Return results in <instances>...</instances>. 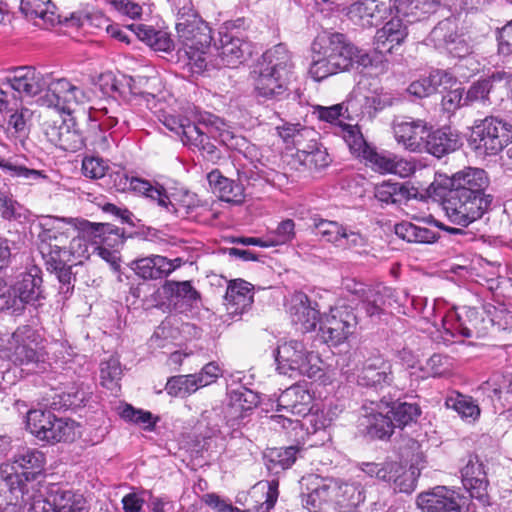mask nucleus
I'll return each instance as SVG.
<instances>
[{"label": "nucleus", "mask_w": 512, "mask_h": 512, "mask_svg": "<svg viewBox=\"0 0 512 512\" xmlns=\"http://www.w3.org/2000/svg\"><path fill=\"white\" fill-rule=\"evenodd\" d=\"M40 252L42 257H47L55 263L60 251L65 248L70 238L76 234L98 236L108 246L123 244V231L109 223H92L83 218L44 216L39 222Z\"/></svg>", "instance_id": "f257e3e1"}, {"label": "nucleus", "mask_w": 512, "mask_h": 512, "mask_svg": "<svg viewBox=\"0 0 512 512\" xmlns=\"http://www.w3.org/2000/svg\"><path fill=\"white\" fill-rule=\"evenodd\" d=\"M294 68L292 53L286 45L281 43L265 51L251 72L257 97L283 99L288 94Z\"/></svg>", "instance_id": "f03ea898"}, {"label": "nucleus", "mask_w": 512, "mask_h": 512, "mask_svg": "<svg viewBox=\"0 0 512 512\" xmlns=\"http://www.w3.org/2000/svg\"><path fill=\"white\" fill-rule=\"evenodd\" d=\"M45 464V455L32 448H23L14 456L11 463H5L0 466V476L6 482L11 493H19L16 500L19 505L27 506L32 499L38 496L36 490L31 486L42 484L35 482L36 477L43 472Z\"/></svg>", "instance_id": "7ed1b4c3"}, {"label": "nucleus", "mask_w": 512, "mask_h": 512, "mask_svg": "<svg viewBox=\"0 0 512 512\" xmlns=\"http://www.w3.org/2000/svg\"><path fill=\"white\" fill-rule=\"evenodd\" d=\"M176 31L181 43L178 59L193 74L208 68V50L212 41L211 29L201 18L192 22H177Z\"/></svg>", "instance_id": "20e7f679"}, {"label": "nucleus", "mask_w": 512, "mask_h": 512, "mask_svg": "<svg viewBox=\"0 0 512 512\" xmlns=\"http://www.w3.org/2000/svg\"><path fill=\"white\" fill-rule=\"evenodd\" d=\"M32 490L38 496L27 505L32 512H89L90 507L85 497L57 483L35 484Z\"/></svg>", "instance_id": "39448f33"}, {"label": "nucleus", "mask_w": 512, "mask_h": 512, "mask_svg": "<svg viewBox=\"0 0 512 512\" xmlns=\"http://www.w3.org/2000/svg\"><path fill=\"white\" fill-rule=\"evenodd\" d=\"M279 373L292 376L293 373L316 377L321 372V359L317 353L308 350L303 341L288 340L280 343L276 350Z\"/></svg>", "instance_id": "423d86ee"}, {"label": "nucleus", "mask_w": 512, "mask_h": 512, "mask_svg": "<svg viewBox=\"0 0 512 512\" xmlns=\"http://www.w3.org/2000/svg\"><path fill=\"white\" fill-rule=\"evenodd\" d=\"M491 202V196H473L464 190L449 187L443 196L442 205L451 222L468 226L484 215Z\"/></svg>", "instance_id": "0eeeda50"}, {"label": "nucleus", "mask_w": 512, "mask_h": 512, "mask_svg": "<svg viewBox=\"0 0 512 512\" xmlns=\"http://www.w3.org/2000/svg\"><path fill=\"white\" fill-rule=\"evenodd\" d=\"M27 430L39 441L54 444L61 441H73L75 422L57 418L51 411L31 409L26 415Z\"/></svg>", "instance_id": "6e6552de"}, {"label": "nucleus", "mask_w": 512, "mask_h": 512, "mask_svg": "<svg viewBox=\"0 0 512 512\" xmlns=\"http://www.w3.org/2000/svg\"><path fill=\"white\" fill-rule=\"evenodd\" d=\"M313 397L309 390L302 385H292L284 390L277 400V411L281 414L272 415L271 422L283 429L296 430L301 427L299 419H291L286 414L296 417H306L312 409Z\"/></svg>", "instance_id": "1a4fd4ad"}, {"label": "nucleus", "mask_w": 512, "mask_h": 512, "mask_svg": "<svg viewBox=\"0 0 512 512\" xmlns=\"http://www.w3.org/2000/svg\"><path fill=\"white\" fill-rule=\"evenodd\" d=\"M2 352L3 357L14 366L37 364L43 359L41 337L32 327L20 326L13 332Z\"/></svg>", "instance_id": "9d476101"}, {"label": "nucleus", "mask_w": 512, "mask_h": 512, "mask_svg": "<svg viewBox=\"0 0 512 512\" xmlns=\"http://www.w3.org/2000/svg\"><path fill=\"white\" fill-rule=\"evenodd\" d=\"M41 270L33 266L19 273L9 287L10 307L15 314L23 312L26 305L36 306L45 298Z\"/></svg>", "instance_id": "9b49d317"}, {"label": "nucleus", "mask_w": 512, "mask_h": 512, "mask_svg": "<svg viewBox=\"0 0 512 512\" xmlns=\"http://www.w3.org/2000/svg\"><path fill=\"white\" fill-rule=\"evenodd\" d=\"M357 325L358 319L354 309L350 305L339 303L321 319V337L326 343L338 345L354 334Z\"/></svg>", "instance_id": "f8f14e48"}, {"label": "nucleus", "mask_w": 512, "mask_h": 512, "mask_svg": "<svg viewBox=\"0 0 512 512\" xmlns=\"http://www.w3.org/2000/svg\"><path fill=\"white\" fill-rule=\"evenodd\" d=\"M476 149H483L488 155H496L512 142L511 125L495 117L475 121L472 130Z\"/></svg>", "instance_id": "ddd939ff"}, {"label": "nucleus", "mask_w": 512, "mask_h": 512, "mask_svg": "<svg viewBox=\"0 0 512 512\" xmlns=\"http://www.w3.org/2000/svg\"><path fill=\"white\" fill-rule=\"evenodd\" d=\"M416 504L425 512H470V500L446 486H436L417 496Z\"/></svg>", "instance_id": "4468645a"}, {"label": "nucleus", "mask_w": 512, "mask_h": 512, "mask_svg": "<svg viewBox=\"0 0 512 512\" xmlns=\"http://www.w3.org/2000/svg\"><path fill=\"white\" fill-rule=\"evenodd\" d=\"M312 51H320L330 57L338 72L346 71L354 65L357 47L341 33H323L312 43Z\"/></svg>", "instance_id": "2eb2a0df"}, {"label": "nucleus", "mask_w": 512, "mask_h": 512, "mask_svg": "<svg viewBox=\"0 0 512 512\" xmlns=\"http://www.w3.org/2000/svg\"><path fill=\"white\" fill-rule=\"evenodd\" d=\"M54 80L50 74H43L32 66H19L11 70L3 79V84L20 95L35 97L42 92L50 93Z\"/></svg>", "instance_id": "dca6fc26"}, {"label": "nucleus", "mask_w": 512, "mask_h": 512, "mask_svg": "<svg viewBox=\"0 0 512 512\" xmlns=\"http://www.w3.org/2000/svg\"><path fill=\"white\" fill-rule=\"evenodd\" d=\"M216 57L208 60V67L213 68H236L242 64L246 55L251 54L250 44L227 28L219 31V40L216 45Z\"/></svg>", "instance_id": "f3484780"}, {"label": "nucleus", "mask_w": 512, "mask_h": 512, "mask_svg": "<svg viewBox=\"0 0 512 512\" xmlns=\"http://www.w3.org/2000/svg\"><path fill=\"white\" fill-rule=\"evenodd\" d=\"M50 93L38 99L40 105L49 108L53 107L68 113H70L72 105L84 104L90 99V95L86 90L73 85L65 78L54 80L50 86Z\"/></svg>", "instance_id": "a211bd4d"}, {"label": "nucleus", "mask_w": 512, "mask_h": 512, "mask_svg": "<svg viewBox=\"0 0 512 512\" xmlns=\"http://www.w3.org/2000/svg\"><path fill=\"white\" fill-rule=\"evenodd\" d=\"M490 322L491 320H486L483 313L476 308L463 306L448 316L445 325L450 323V327L446 330L452 336L457 333L466 338H480L487 334Z\"/></svg>", "instance_id": "6ab92c4d"}, {"label": "nucleus", "mask_w": 512, "mask_h": 512, "mask_svg": "<svg viewBox=\"0 0 512 512\" xmlns=\"http://www.w3.org/2000/svg\"><path fill=\"white\" fill-rule=\"evenodd\" d=\"M392 129L395 140L410 152H422L428 136V125L422 119L398 117L393 120Z\"/></svg>", "instance_id": "aec40b11"}, {"label": "nucleus", "mask_w": 512, "mask_h": 512, "mask_svg": "<svg viewBox=\"0 0 512 512\" xmlns=\"http://www.w3.org/2000/svg\"><path fill=\"white\" fill-rule=\"evenodd\" d=\"M389 408V402L382 398L379 401H370V405H363V414L360 425L364 426L368 435L373 438L384 439L392 435L394 424L391 416L386 410Z\"/></svg>", "instance_id": "412c9836"}, {"label": "nucleus", "mask_w": 512, "mask_h": 512, "mask_svg": "<svg viewBox=\"0 0 512 512\" xmlns=\"http://www.w3.org/2000/svg\"><path fill=\"white\" fill-rule=\"evenodd\" d=\"M43 131L51 144L64 151L77 152L85 146L84 137L74 123L46 121Z\"/></svg>", "instance_id": "4be33fe9"}, {"label": "nucleus", "mask_w": 512, "mask_h": 512, "mask_svg": "<svg viewBox=\"0 0 512 512\" xmlns=\"http://www.w3.org/2000/svg\"><path fill=\"white\" fill-rule=\"evenodd\" d=\"M391 0H358L348 9L349 19L364 28L379 25L391 12Z\"/></svg>", "instance_id": "5701e85b"}, {"label": "nucleus", "mask_w": 512, "mask_h": 512, "mask_svg": "<svg viewBox=\"0 0 512 512\" xmlns=\"http://www.w3.org/2000/svg\"><path fill=\"white\" fill-rule=\"evenodd\" d=\"M337 489L336 478H327L303 495L302 504L310 512H341Z\"/></svg>", "instance_id": "b1692460"}, {"label": "nucleus", "mask_w": 512, "mask_h": 512, "mask_svg": "<svg viewBox=\"0 0 512 512\" xmlns=\"http://www.w3.org/2000/svg\"><path fill=\"white\" fill-rule=\"evenodd\" d=\"M253 289V285L243 279L229 281L224 304L231 319L237 320L251 309L254 302Z\"/></svg>", "instance_id": "393cba45"}, {"label": "nucleus", "mask_w": 512, "mask_h": 512, "mask_svg": "<svg viewBox=\"0 0 512 512\" xmlns=\"http://www.w3.org/2000/svg\"><path fill=\"white\" fill-rule=\"evenodd\" d=\"M361 386L382 390L393 382L392 366L380 357L366 361L357 376Z\"/></svg>", "instance_id": "a878e982"}, {"label": "nucleus", "mask_w": 512, "mask_h": 512, "mask_svg": "<svg viewBox=\"0 0 512 512\" xmlns=\"http://www.w3.org/2000/svg\"><path fill=\"white\" fill-rule=\"evenodd\" d=\"M99 243L105 244L101 237L76 233L70 238L65 248L60 251L59 256L54 257V264L63 263L64 261H69L75 265L82 264L83 261L89 259L91 255V245ZM106 245L108 244L106 243Z\"/></svg>", "instance_id": "bb28decb"}, {"label": "nucleus", "mask_w": 512, "mask_h": 512, "mask_svg": "<svg viewBox=\"0 0 512 512\" xmlns=\"http://www.w3.org/2000/svg\"><path fill=\"white\" fill-rule=\"evenodd\" d=\"M461 479L470 497L482 500L487 491L488 480L483 464L477 456L469 455L466 464L461 468Z\"/></svg>", "instance_id": "cd10ccee"}, {"label": "nucleus", "mask_w": 512, "mask_h": 512, "mask_svg": "<svg viewBox=\"0 0 512 512\" xmlns=\"http://www.w3.org/2000/svg\"><path fill=\"white\" fill-rule=\"evenodd\" d=\"M360 302L369 317H379L385 308L392 307L393 303L399 306L403 304L399 302V293L385 286L368 288Z\"/></svg>", "instance_id": "c85d7f7f"}, {"label": "nucleus", "mask_w": 512, "mask_h": 512, "mask_svg": "<svg viewBox=\"0 0 512 512\" xmlns=\"http://www.w3.org/2000/svg\"><path fill=\"white\" fill-rule=\"evenodd\" d=\"M20 10L27 18L35 20L37 26L48 28L61 22L51 0H21Z\"/></svg>", "instance_id": "c756f323"}, {"label": "nucleus", "mask_w": 512, "mask_h": 512, "mask_svg": "<svg viewBox=\"0 0 512 512\" xmlns=\"http://www.w3.org/2000/svg\"><path fill=\"white\" fill-rule=\"evenodd\" d=\"M489 185L486 172L479 168H466L455 173L449 180V187L457 190H464L473 196H489L485 189Z\"/></svg>", "instance_id": "7c9ffc66"}, {"label": "nucleus", "mask_w": 512, "mask_h": 512, "mask_svg": "<svg viewBox=\"0 0 512 512\" xmlns=\"http://www.w3.org/2000/svg\"><path fill=\"white\" fill-rule=\"evenodd\" d=\"M209 186L220 200L239 205L245 200L244 187L236 181L221 174L219 170H212L207 175Z\"/></svg>", "instance_id": "2f4dec72"}, {"label": "nucleus", "mask_w": 512, "mask_h": 512, "mask_svg": "<svg viewBox=\"0 0 512 512\" xmlns=\"http://www.w3.org/2000/svg\"><path fill=\"white\" fill-rule=\"evenodd\" d=\"M462 145L461 138L456 131L450 127H444L430 132L425 139L424 151L441 158L442 156L456 151Z\"/></svg>", "instance_id": "473e14b6"}, {"label": "nucleus", "mask_w": 512, "mask_h": 512, "mask_svg": "<svg viewBox=\"0 0 512 512\" xmlns=\"http://www.w3.org/2000/svg\"><path fill=\"white\" fill-rule=\"evenodd\" d=\"M407 27L401 17L388 21L376 32L374 37L375 50L379 53L392 52L396 45H400L407 37Z\"/></svg>", "instance_id": "72a5a7b5"}, {"label": "nucleus", "mask_w": 512, "mask_h": 512, "mask_svg": "<svg viewBox=\"0 0 512 512\" xmlns=\"http://www.w3.org/2000/svg\"><path fill=\"white\" fill-rule=\"evenodd\" d=\"M135 273L143 279H160L168 276L176 269V265L161 255H151L132 262Z\"/></svg>", "instance_id": "f704fd0d"}, {"label": "nucleus", "mask_w": 512, "mask_h": 512, "mask_svg": "<svg viewBox=\"0 0 512 512\" xmlns=\"http://www.w3.org/2000/svg\"><path fill=\"white\" fill-rule=\"evenodd\" d=\"M417 195L418 189L409 183L384 181L376 185L374 189L375 198L384 204L401 205L410 199L416 198Z\"/></svg>", "instance_id": "c9c22d12"}, {"label": "nucleus", "mask_w": 512, "mask_h": 512, "mask_svg": "<svg viewBox=\"0 0 512 512\" xmlns=\"http://www.w3.org/2000/svg\"><path fill=\"white\" fill-rule=\"evenodd\" d=\"M441 0H395L394 8L399 17L412 23L436 11Z\"/></svg>", "instance_id": "e433bc0d"}, {"label": "nucleus", "mask_w": 512, "mask_h": 512, "mask_svg": "<svg viewBox=\"0 0 512 512\" xmlns=\"http://www.w3.org/2000/svg\"><path fill=\"white\" fill-rule=\"evenodd\" d=\"M388 474L390 477L387 483L391 484L395 492L409 494L416 488L420 471L413 465L406 468L398 462H390Z\"/></svg>", "instance_id": "4c0bfd02"}, {"label": "nucleus", "mask_w": 512, "mask_h": 512, "mask_svg": "<svg viewBox=\"0 0 512 512\" xmlns=\"http://www.w3.org/2000/svg\"><path fill=\"white\" fill-rule=\"evenodd\" d=\"M90 118L99 122L100 129H111L115 127L120 120L124 125H128L129 119L115 99L106 101V104H100L99 107L92 108L90 111Z\"/></svg>", "instance_id": "58836bf2"}, {"label": "nucleus", "mask_w": 512, "mask_h": 512, "mask_svg": "<svg viewBox=\"0 0 512 512\" xmlns=\"http://www.w3.org/2000/svg\"><path fill=\"white\" fill-rule=\"evenodd\" d=\"M297 300L298 302L290 309L292 322L299 325V329L303 332L311 331L318 322H321L319 311L311 305L306 295H299Z\"/></svg>", "instance_id": "ea45409f"}, {"label": "nucleus", "mask_w": 512, "mask_h": 512, "mask_svg": "<svg viewBox=\"0 0 512 512\" xmlns=\"http://www.w3.org/2000/svg\"><path fill=\"white\" fill-rule=\"evenodd\" d=\"M129 185V191L156 201L160 207L167 211L170 212L174 208L166 189L162 185L158 183L152 184L150 181L138 177H132Z\"/></svg>", "instance_id": "a19ab883"}, {"label": "nucleus", "mask_w": 512, "mask_h": 512, "mask_svg": "<svg viewBox=\"0 0 512 512\" xmlns=\"http://www.w3.org/2000/svg\"><path fill=\"white\" fill-rule=\"evenodd\" d=\"M161 122L167 129L180 136L184 145L201 143L202 136L198 132L199 125L190 122L187 118L167 114L163 115Z\"/></svg>", "instance_id": "79ce46f5"}, {"label": "nucleus", "mask_w": 512, "mask_h": 512, "mask_svg": "<svg viewBox=\"0 0 512 512\" xmlns=\"http://www.w3.org/2000/svg\"><path fill=\"white\" fill-rule=\"evenodd\" d=\"M336 481L341 512L357 507L364 502L366 497L361 483L342 478H336Z\"/></svg>", "instance_id": "37998d69"}, {"label": "nucleus", "mask_w": 512, "mask_h": 512, "mask_svg": "<svg viewBox=\"0 0 512 512\" xmlns=\"http://www.w3.org/2000/svg\"><path fill=\"white\" fill-rule=\"evenodd\" d=\"M297 452H299L297 446L268 449L264 455L268 470L277 474L290 468L296 461Z\"/></svg>", "instance_id": "c03bdc74"}, {"label": "nucleus", "mask_w": 512, "mask_h": 512, "mask_svg": "<svg viewBox=\"0 0 512 512\" xmlns=\"http://www.w3.org/2000/svg\"><path fill=\"white\" fill-rule=\"evenodd\" d=\"M395 233L403 240L414 243L430 244L439 238V234L436 231L410 222H402L395 225Z\"/></svg>", "instance_id": "a18cd8bd"}, {"label": "nucleus", "mask_w": 512, "mask_h": 512, "mask_svg": "<svg viewBox=\"0 0 512 512\" xmlns=\"http://www.w3.org/2000/svg\"><path fill=\"white\" fill-rule=\"evenodd\" d=\"M258 402L257 394L245 387H239L229 393L230 410L231 413L238 414L237 417H244L248 411L257 406Z\"/></svg>", "instance_id": "49530a36"}, {"label": "nucleus", "mask_w": 512, "mask_h": 512, "mask_svg": "<svg viewBox=\"0 0 512 512\" xmlns=\"http://www.w3.org/2000/svg\"><path fill=\"white\" fill-rule=\"evenodd\" d=\"M395 427H404L415 421L420 415V408L415 403L407 402H389V408L386 410Z\"/></svg>", "instance_id": "de8ad7c7"}, {"label": "nucleus", "mask_w": 512, "mask_h": 512, "mask_svg": "<svg viewBox=\"0 0 512 512\" xmlns=\"http://www.w3.org/2000/svg\"><path fill=\"white\" fill-rule=\"evenodd\" d=\"M201 387L196 374H188L169 378L165 389L171 396L186 397L196 392Z\"/></svg>", "instance_id": "09e8293b"}, {"label": "nucleus", "mask_w": 512, "mask_h": 512, "mask_svg": "<svg viewBox=\"0 0 512 512\" xmlns=\"http://www.w3.org/2000/svg\"><path fill=\"white\" fill-rule=\"evenodd\" d=\"M339 124L342 137L348 145L351 153L357 158L362 159L371 145L366 142L358 126L342 124L341 122H339Z\"/></svg>", "instance_id": "8fccbe9b"}, {"label": "nucleus", "mask_w": 512, "mask_h": 512, "mask_svg": "<svg viewBox=\"0 0 512 512\" xmlns=\"http://www.w3.org/2000/svg\"><path fill=\"white\" fill-rule=\"evenodd\" d=\"M313 226L317 236L322 237L326 242L333 244L335 247L339 248L341 246L346 226L326 219H314Z\"/></svg>", "instance_id": "3c124183"}, {"label": "nucleus", "mask_w": 512, "mask_h": 512, "mask_svg": "<svg viewBox=\"0 0 512 512\" xmlns=\"http://www.w3.org/2000/svg\"><path fill=\"white\" fill-rule=\"evenodd\" d=\"M456 24L453 20L445 19L440 21L430 32L428 41L436 48L447 49L453 40H456Z\"/></svg>", "instance_id": "603ef678"}, {"label": "nucleus", "mask_w": 512, "mask_h": 512, "mask_svg": "<svg viewBox=\"0 0 512 512\" xmlns=\"http://www.w3.org/2000/svg\"><path fill=\"white\" fill-rule=\"evenodd\" d=\"M43 259L45 261L47 270L56 274V277L61 284L59 288L60 292L63 294L70 293L74 288L73 282L75 281V277L73 276L71 268L75 264L70 263L69 261L54 264L47 257H43Z\"/></svg>", "instance_id": "864d4df0"}, {"label": "nucleus", "mask_w": 512, "mask_h": 512, "mask_svg": "<svg viewBox=\"0 0 512 512\" xmlns=\"http://www.w3.org/2000/svg\"><path fill=\"white\" fill-rule=\"evenodd\" d=\"M445 404L447 408L453 409L462 418L476 419L480 415V409L473 399L460 393L447 397Z\"/></svg>", "instance_id": "5fc2aeb1"}, {"label": "nucleus", "mask_w": 512, "mask_h": 512, "mask_svg": "<svg viewBox=\"0 0 512 512\" xmlns=\"http://www.w3.org/2000/svg\"><path fill=\"white\" fill-rule=\"evenodd\" d=\"M394 154L388 151H378L375 147L371 146L362 158L365 164L372 170L380 174H389Z\"/></svg>", "instance_id": "6e6d98bb"}, {"label": "nucleus", "mask_w": 512, "mask_h": 512, "mask_svg": "<svg viewBox=\"0 0 512 512\" xmlns=\"http://www.w3.org/2000/svg\"><path fill=\"white\" fill-rule=\"evenodd\" d=\"M298 159L309 169H322L327 167L331 162L326 148L319 144L318 141L315 145L311 146L310 149L299 154Z\"/></svg>", "instance_id": "4d7b16f0"}, {"label": "nucleus", "mask_w": 512, "mask_h": 512, "mask_svg": "<svg viewBox=\"0 0 512 512\" xmlns=\"http://www.w3.org/2000/svg\"><path fill=\"white\" fill-rule=\"evenodd\" d=\"M313 59L309 68L311 77L316 81H321L333 74L338 73L330 57L322 54L320 51H312Z\"/></svg>", "instance_id": "13d9d810"}, {"label": "nucleus", "mask_w": 512, "mask_h": 512, "mask_svg": "<svg viewBox=\"0 0 512 512\" xmlns=\"http://www.w3.org/2000/svg\"><path fill=\"white\" fill-rule=\"evenodd\" d=\"M441 83L440 72L429 77L413 81L407 88V92L416 98H425L436 92Z\"/></svg>", "instance_id": "bf43d9fd"}, {"label": "nucleus", "mask_w": 512, "mask_h": 512, "mask_svg": "<svg viewBox=\"0 0 512 512\" xmlns=\"http://www.w3.org/2000/svg\"><path fill=\"white\" fill-rule=\"evenodd\" d=\"M496 78L501 79L499 74H494L492 78L483 79L471 85L465 93L464 104L471 105L475 102H485L492 89L493 80Z\"/></svg>", "instance_id": "052dcab7"}, {"label": "nucleus", "mask_w": 512, "mask_h": 512, "mask_svg": "<svg viewBox=\"0 0 512 512\" xmlns=\"http://www.w3.org/2000/svg\"><path fill=\"white\" fill-rule=\"evenodd\" d=\"M164 293L170 297H176L187 302H193L199 298V293L192 287L189 281H166L163 285Z\"/></svg>", "instance_id": "680f3d73"}, {"label": "nucleus", "mask_w": 512, "mask_h": 512, "mask_svg": "<svg viewBox=\"0 0 512 512\" xmlns=\"http://www.w3.org/2000/svg\"><path fill=\"white\" fill-rule=\"evenodd\" d=\"M295 236V223L291 219L280 222L277 228L268 234L270 246L283 245L290 242Z\"/></svg>", "instance_id": "e2e57ef3"}, {"label": "nucleus", "mask_w": 512, "mask_h": 512, "mask_svg": "<svg viewBox=\"0 0 512 512\" xmlns=\"http://www.w3.org/2000/svg\"><path fill=\"white\" fill-rule=\"evenodd\" d=\"M122 375L120 361L115 357H110L100 365V378L103 386L110 388Z\"/></svg>", "instance_id": "0e129e2a"}, {"label": "nucleus", "mask_w": 512, "mask_h": 512, "mask_svg": "<svg viewBox=\"0 0 512 512\" xmlns=\"http://www.w3.org/2000/svg\"><path fill=\"white\" fill-rule=\"evenodd\" d=\"M348 112L344 103L335 104L329 107L316 105L313 107V114L321 121L335 124L340 117Z\"/></svg>", "instance_id": "69168bd1"}, {"label": "nucleus", "mask_w": 512, "mask_h": 512, "mask_svg": "<svg viewBox=\"0 0 512 512\" xmlns=\"http://www.w3.org/2000/svg\"><path fill=\"white\" fill-rule=\"evenodd\" d=\"M108 165L99 157L90 156L82 160V173L91 179H100L106 175Z\"/></svg>", "instance_id": "338daca9"}, {"label": "nucleus", "mask_w": 512, "mask_h": 512, "mask_svg": "<svg viewBox=\"0 0 512 512\" xmlns=\"http://www.w3.org/2000/svg\"><path fill=\"white\" fill-rule=\"evenodd\" d=\"M427 370L433 377L447 376L452 371V363L448 356L441 354L432 355L427 363Z\"/></svg>", "instance_id": "774afa93"}]
</instances>
